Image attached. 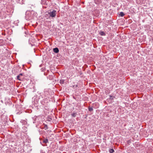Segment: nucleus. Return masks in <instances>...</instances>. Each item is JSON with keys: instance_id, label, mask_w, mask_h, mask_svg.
<instances>
[{"instance_id": "1a4fd4ad", "label": "nucleus", "mask_w": 153, "mask_h": 153, "mask_svg": "<svg viewBox=\"0 0 153 153\" xmlns=\"http://www.w3.org/2000/svg\"><path fill=\"white\" fill-rule=\"evenodd\" d=\"M88 109L89 111H93V108L92 107H91L90 106H89L88 107Z\"/></svg>"}, {"instance_id": "ddd939ff", "label": "nucleus", "mask_w": 153, "mask_h": 153, "mask_svg": "<svg viewBox=\"0 0 153 153\" xmlns=\"http://www.w3.org/2000/svg\"><path fill=\"white\" fill-rule=\"evenodd\" d=\"M96 0H95V1H96Z\"/></svg>"}, {"instance_id": "39448f33", "label": "nucleus", "mask_w": 153, "mask_h": 153, "mask_svg": "<svg viewBox=\"0 0 153 153\" xmlns=\"http://www.w3.org/2000/svg\"><path fill=\"white\" fill-rule=\"evenodd\" d=\"M43 142L44 143H47L48 142V140L47 139H45L43 140Z\"/></svg>"}, {"instance_id": "9d476101", "label": "nucleus", "mask_w": 153, "mask_h": 153, "mask_svg": "<svg viewBox=\"0 0 153 153\" xmlns=\"http://www.w3.org/2000/svg\"><path fill=\"white\" fill-rule=\"evenodd\" d=\"M64 82H65V80L62 79H61L60 80V84H63L64 83Z\"/></svg>"}, {"instance_id": "f03ea898", "label": "nucleus", "mask_w": 153, "mask_h": 153, "mask_svg": "<svg viewBox=\"0 0 153 153\" xmlns=\"http://www.w3.org/2000/svg\"><path fill=\"white\" fill-rule=\"evenodd\" d=\"M24 78V76L23 74L21 73L17 76V79L20 81L23 80Z\"/></svg>"}, {"instance_id": "f8f14e48", "label": "nucleus", "mask_w": 153, "mask_h": 153, "mask_svg": "<svg viewBox=\"0 0 153 153\" xmlns=\"http://www.w3.org/2000/svg\"><path fill=\"white\" fill-rule=\"evenodd\" d=\"M36 119H35L34 121L33 122V123H36Z\"/></svg>"}, {"instance_id": "9b49d317", "label": "nucleus", "mask_w": 153, "mask_h": 153, "mask_svg": "<svg viewBox=\"0 0 153 153\" xmlns=\"http://www.w3.org/2000/svg\"><path fill=\"white\" fill-rule=\"evenodd\" d=\"M110 99L111 100H114V98L115 97L114 96H113L111 95H110Z\"/></svg>"}, {"instance_id": "6e6552de", "label": "nucleus", "mask_w": 153, "mask_h": 153, "mask_svg": "<svg viewBox=\"0 0 153 153\" xmlns=\"http://www.w3.org/2000/svg\"><path fill=\"white\" fill-rule=\"evenodd\" d=\"M109 152L110 153H113L114 152V150L113 149H109Z\"/></svg>"}, {"instance_id": "f257e3e1", "label": "nucleus", "mask_w": 153, "mask_h": 153, "mask_svg": "<svg viewBox=\"0 0 153 153\" xmlns=\"http://www.w3.org/2000/svg\"><path fill=\"white\" fill-rule=\"evenodd\" d=\"M56 11L55 10H50V12H48L50 17L52 18L55 17L56 15Z\"/></svg>"}, {"instance_id": "7ed1b4c3", "label": "nucleus", "mask_w": 153, "mask_h": 153, "mask_svg": "<svg viewBox=\"0 0 153 153\" xmlns=\"http://www.w3.org/2000/svg\"><path fill=\"white\" fill-rule=\"evenodd\" d=\"M53 50V52L56 53H57L59 52V50L58 48H54Z\"/></svg>"}, {"instance_id": "20e7f679", "label": "nucleus", "mask_w": 153, "mask_h": 153, "mask_svg": "<svg viewBox=\"0 0 153 153\" xmlns=\"http://www.w3.org/2000/svg\"><path fill=\"white\" fill-rule=\"evenodd\" d=\"M76 113L75 111H74L71 114V116L72 117H76Z\"/></svg>"}, {"instance_id": "0eeeda50", "label": "nucleus", "mask_w": 153, "mask_h": 153, "mask_svg": "<svg viewBox=\"0 0 153 153\" xmlns=\"http://www.w3.org/2000/svg\"><path fill=\"white\" fill-rule=\"evenodd\" d=\"M120 16L121 17H123L124 16V13L122 12H120L119 14Z\"/></svg>"}, {"instance_id": "423d86ee", "label": "nucleus", "mask_w": 153, "mask_h": 153, "mask_svg": "<svg viewBox=\"0 0 153 153\" xmlns=\"http://www.w3.org/2000/svg\"><path fill=\"white\" fill-rule=\"evenodd\" d=\"M100 34L101 36H105V33L103 31H101Z\"/></svg>"}]
</instances>
